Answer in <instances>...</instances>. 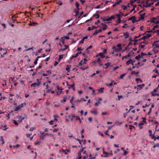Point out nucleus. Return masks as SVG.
Returning <instances> with one entry per match:
<instances>
[{
  "instance_id": "nucleus-1",
  "label": "nucleus",
  "mask_w": 159,
  "mask_h": 159,
  "mask_svg": "<svg viewBox=\"0 0 159 159\" xmlns=\"http://www.w3.org/2000/svg\"><path fill=\"white\" fill-rule=\"evenodd\" d=\"M118 48H116V47L114 46L112 47V49L116 52H118L121 50L122 49L121 45L120 43L118 44L116 46Z\"/></svg>"
},
{
  "instance_id": "nucleus-2",
  "label": "nucleus",
  "mask_w": 159,
  "mask_h": 159,
  "mask_svg": "<svg viewBox=\"0 0 159 159\" xmlns=\"http://www.w3.org/2000/svg\"><path fill=\"white\" fill-rule=\"evenodd\" d=\"M26 105V102H24L23 103H22L20 105H18V106H16L15 110H14V111H17L18 110H19L21 108L23 107L25 105Z\"/></svg>"
},
{
  "instance_id": "nucleus-3",
  "label": "nucleus",
  "mask_w": 159,
  "mask_h": 159,
  "mask_svg": "<svg viewBox=\"0 0 159 159\" xmlns=\"http://www.w3.org/2000/svg\"><path fill=\"white\" fill-rule=\"evenodd\" d=\"M148 43V42L147 40H144L143 42H142L140 43L139 46V48H140V49L143 48L144 47L145 45H144L142 44L146 43V44H147Z\"/></svg>"
},
{
  "instance_id": "nucleus-4",
  "label": "nucleus",
  "mask_w": 159,
  "mask_h": 159,
  "mask_svg": "<svg viewBox=\"0 0 159 159\" xmlns=\"http://www.w3.org/2000/svg\"><path fill=\"white\" fill-rule=\"evenodd\" d=\"M159 42V40H155L153 43L152 46L154 47V48H158L159 47V44L158 43Z\"/></svg>"
},
{
  "instance_id": "nucleus-5",
  "label": "nucleus",
  "mask_w": 159,
  "mask_h": 159,
  "mask_svg": "<svg viewBox=\"0 0 159 159\" xmlns=\"http://www.w3.org/2000/svg\"><path fill=\"white\" fill-rule=\"evenodd\" d=\"M41 84V83L40 82H38L37 83L35 82L34 83L32 84L31 85V86L32 87H35L36 86H37L38 87H39Z\"/></svg>"
},
{
  "instance_id": "nucleus-6",
  "label": "nucleus",
  "mask_w": 159,
  "mask_h": 159,
  "mask_svg": "<svg viewBox=\"0 0 159 159\" xmlns=\"http://www.w3.org/2000/svg\"><path fill=\"white\" fill-rule=\"evenodd\" d=\"M7 126L6 125L4 126L1 125L0 126V129H2L3 130L6 131L7 129L8 128V127H7Z\"/></svg>"
},
{
  "instance_id": "nucleus-7",
  "label": "nucleus",
  "mask_w": 159,
  "mask_h": 159,
  "mask_svg": "<svg viewBox=\"0 0 159 159\" xmlns=\"http://www.w3.org/2000/svg\"><path fill=\"white\" fill-rule=\"evenodd\" d=\"M82 148L80 149L78 154V156H80L79 159L81 158L82 157L81 156V153L84 151V148H83L82 147Z\"/></svg>"
},
{
  "instance_id": "nucleus-8",
  "label": "nucleus",
  "mask_w": 159,
  "mask_h": 159,
  "mask_svg": "<svg viewBox=\"0 0 159 159\" xmlns=\"http://www.w3.org/2000/svg\"><path fill=\"white\" fill-rule=\"evenodd\" d=\"M135 16H133L130 17V18H129L128 19V20H132V23H135L136 21H135Z\"/></svg>"
},
{
  "instance_id": "nucleus-9",
  "label": "nucleus",
  "mask_w": 159,
  "mask_h": 159,
  "mask_svg": "<svg viewBox=\"0 0 159 159\" xmlns=\"http://www.w3.org/2000/svg\"><path fill=\"white\" fill-rule=\"evenodd\" d=\"M64 46L65 47L64 48H62L60 49H59V52H61V51H65L66 49L68 47V46L67 45H64Z\"/></svg>"
},
{
  "instance_id": "nucleus-10",
  "label": "nucleus",
  "mask_w": 159,
  "mask_h": 159,
  "mask_svg": "<svg viewBox=\"0 0 159 159\" xmlns=\"http://www.w3.org/2000/svg\"><path fill=\"white\" fill-rule=\"evenodd\" d=\"M111 63L107 62L105 64V65L106 66H103V68L105 69H107L108 67L109 66H111Z\"/></svg>"
},
{
  "instance_id": "nucleus-11",
  "label": "nucleus",
  "mask_w": 159,
  "mask_h": 159,
  "mask_svg": "<svg viewBox=\"0 0 159 159\" xmlns=\"http://www.w3.org/2000/svg\"><path fill=\"white\" fill-rule=\"evenodd\" d=\"M71 66L70 65H67L66 66V69L67 71V72H69L70 71V68Z\"/></svg>"
},
{
  "instance_id": "nucleus-12",
  "label": "nucleus",
  "mask_w": 159,
  "mask_h": 159,
  "mask_svg": "<svg viewBox=\"0 0 159 159\" xmlns=\"http://www.w3.org/2000/svg\"><path fill=\"white\" fill-rule=\"evenodd\" d=\"M104 89V88H101L100 89H97V91L98 92L100 93H103V90Z\"/></svg>"
},
{
  "instance_id": "nucleus-13",
  "label": "nucleus",
  "mask_w": 159,
  "mask_h": 159,
  "mask_svg": "<svg viewBox=\"0 0 159 159\" xmlns=\"http://www.w3.org/2000/svg\"><path fill=\"white\" fill-rule=\"evenodd\" d=\"M0 141L2 143V144H3L4 143V140L3 137L2 136H0Z\"/></svg>"
},
{
  "instance_id": "nucleus-14",
  "label": "nucleus",
  "mask_w": 159,
  "mask_h": 159,
  "mask_svg": "<svg viewBox=\"0 0 159 159\" xmlns=\"http://www.w3.org/2000/svg\"><path fill=\"white\" fill-rule=\"evenodd\" d=\"M97 56H99L102 58H104L105 57V56L103 55V53L102 52H100L99 53L98 55Z\"/></svg>"
},
{
  "instance_id": "nucleus-15",
  "label": "nucleus",
  "mask_w": 159,
  "mask_h": 159,
  "mask_svg": "<svg viewBox=\"0 0 159 159\" xmlns=\"http://www.w3.org/2000/svg\"><path fill=\"white\" fill-rule=\"evenodd\" d=\"M145 14H142L140 17L139 19V20H143L144 18Z\"/></svg>"
},
{
  "instance_id": "nucleus-16",
  "label": "nucleus",
  "mask_w": 159,
  "mask_h": 159,
  "mask_svg": "<svg viewBox=\"0 0 159 159\" xmlns=\"http://www.w3.org/2000/svg\"><path fill=\"white\" fill-rule=\"evenodd\" d=\"M18 117L19 118V120L20 122H21L22 120L25 119V117H22L21 116H19Z\"/></svg>"
},
{
  "instance_id": "nucleus-17",
  "label": "nucleus",
  "mask_w": 159,
  "mask_h": 159,
  "mask_svg": "<svg viewBox=\"0 0 159 159\" xmlns=\"http://www.w3.org/2000/svg\"><path fill=\"white\" fill-rule=\"evenodd\" d=\"M38 24L36 22H32L31 23V22H30V23L29 24V25H33V26H35V25H37Z\"/></svg>"
},
{
  "instance_id": "nucleus-18",
  "label": "nucleus",
  "mask_w": 159,
  "mask_h": 159,
  "mask_svg": "<svg viewBox=\"0 0 159 159\" xmlns=\"http://www.w3.org/2000/svg\"><path fill=\"white\" fill-rule=\"evenodd\" d=\"M91 112L95 114H97L96 110L95 109H94L93 110L91 111Z\"/></svg>"
},
{
  "instance_id": "nucleus-19",
  "label": "nucleus",
  "mask_w": 159,
  "mask_h": 159,
  "mask_svg": "<svg viewBox=\"0 0 159 159\" xmlns=\"http://www.w3.org/2000/svg\"><path fill=\"white\" fill-rule=\"evenodd\" d=\"M64 56V54L60 55L59 56V58H58V60L59 61H60L61 59H62L63 58Z\"/></svg>"
},
{
  "instance_id": "nucleus-20",
  "label": "nucleus",
  "mask_w": 159,
  "mask_h": 159,
  "mask_svg": "<svg viewBox=\"0 0 159 159\" xmlns=\"http://www.w3.org/2000/svg\"><path fill=\"white\" fill-rule=\"evenodd\" d=\"M124 36H125V39H126L129 37V34L128 33H124Z\"/></svg>"
},
{
  "instance_id": "nucleus-21",
  "label": "nucleus",
  "mask_w": 159,
  "mask_h": 159,
  "mask_svg": "<svg viewBox=\"0 0 159 159\" xmlns=\"http://www.w3.org/2000/svg\"><path fill=\"white\" fill-rule=\"evenodd\" d=\"M142 57V56L140 54L138 55V56H137L135 57V58L137 60H138L140 58H141Z\"/></svg>"
},
{
  "instance_id": "nucleus-22",
  "label": "nucleus",
  "mask_w": 159,
  "mask_h": 159,
  "mask_svg": "<svg viewBox=\"0 0 159 159\" xmlns=\"http://www.w3.org/2000/svg\"><path fill=\"white\" fill-rule=\"evenodd\" d=\"M102 31L101 29H99L96 30L93 34H97L98 33L101 32Z\"/></svg>"
},
{
  "instance_id": "nucleus-23",
  "label": "nucleus",
  "mask_w": 159,
  "mask_h": 159,
  "mask_svg": "<svg viewBox=\"0 0 159 159\" xmlns=\"http://www.w3.org/2000/svg\"><path fill=\"white\" fill-rule=\"evenodd\" d=\"M75 85V84L74 83H73L72 84H71V85H69V86L68 87V88L69 89H71V88H72Z\"/></svg>"
},
{
  "instance_id": "nucleus-24",
  "label": "nucleus",
  "mask_w": 159,
  "mask_h": 159,
  "mask_svg": "<svg viewBox=\"0 0 159 159\" xmlns=\"http://www.w3.org/2000/svg\"><path fill=\"white\" fill-rule=\"evenodd\" d=\"M95 28H96V27H95L94 26H93L91 27H89L88 28V30H93Z\"/></svg>"
},
{
  "instance_id": "nucleus-25",
  "label": "nucleus",
  "mask_w": 159,
  "mask_h": 159,
  "mask_svg": "<svg viewBox=\"0 0 159 159\" xmlns=\"http://www.w3.org/2000/svg\"><path fill=\"white\" fill-rule=\"evenodd\" d=\"M62 40H64L65 39H69L70 38L68 36H64L63 37H62L61 38Z\"/></svg>"
},
{
  "instance_id": "nucleus-26",
  "label": "nucleus",
  "mask_w": 159,
  "mask_h": 159,
  "mask_svg": "<svg viewBox=\"0 0 159 159\" xmlns=\"http://www.w3.org/2000/svg\"><path fill=\"white\" fill-rule=\"evenodd\" d=\"M149 135L151 137H152V139H154V141H156V137H155L154 135H152V134H149Z\"/></svg>"
},
{
  "instance_id": "nucleus-27",
  "label": "nucleus",
  "mask_w": 159,
  "mask_h": 159,
  "mask_svg": "<svg viewBox=\"0 0 159 159\" xmlns=\"http://www.w3.org/2000/svg\"><path fill=\"white\" fill-rule=\"evenodd\" d=\"M130 57V56L129 54V53H128V55H126V56L123 57H122V60H123L124 59V58H126L127 57Z\"/></svg>"
},
{
  "instance_id": "nucleus-28",
  "label": "nucleus",
  "mask_w": 159,
  "mask_h": 159,
  "mask_svg": "<svg viewBox=\"0 0 159 159\" xmlns=\"http://www.w3.org/2000/svg\"><path fill=\"white\" fill-rule=\"evenodd\" d=\"M129 53L130 57L133 56L134 54V53L132 51H131Z\"/></svg>"
},
{
  "instance_id": "nucleus-29",
  "label": "nucleus",
  "mask_w": 159,
  "mask_h": 159,
  "mask_svg": "<svg viewBox=\"0 0 159 159\" xmlns=\"http://www.w3.org/2000/svg\"><path fill=\"white\" fill-rule=\"evenodd\" d=\"M131 61H132V60L131 59H130L129 60L127 61L126 64L127 65H129V64L131 63Z\"/></svg>"
},
{
  "instance_id": "nucleus-30",
  "label": "nucleus",
  "mask_w": 159,
  "mask_h": 159,
  "mask_svg": "<svg viewBox=\"0 0 159 159\" xmlns=\"http://www.w3.org/2000/svg\"><path fill=\"white\" fill-rule=\"evenodd\" d=\"M7 53V51H6L5 52H4L3 54H1V57H4L5 55Z\"/></svg>"
},
{
  "instance_id": "nucleus-31",
  "label": "nucleus",
  "mask_w": 159,
  "mask_h": 159,
  "mask_svg": "<svg viewBox=\"0 0 159 159\" xmlns=\"http://www.w3.org/2000/svg\"><path fill=\"white\" fill-rule=\"evenodd\" d=\"M126 75V74H123L122 75H120V79H122L124 77L125 75Z\"/></svg>"
},
{
  "instance_id": "nucleus-32",
  "label": "nucleus",
  "mask_w": 159,
  "mask_h": 159,
  "mask_svg": "<svg viewBox=\"0 0 159 159\" xmlns=\"http://www.w3.org/2000/svg\"><path fill=\"white\" fill-rule=\"evenodd\" d=\"M84 40H80V42H79V45L80 46H81V44L83 43Z\"/></svg>"
},
{
  "instance_id": "nucleus-33",
  "label": "nucleus",
  "mask_w": 159,
  "mask_h": 159,
  "mask_svg": "<svg viewBox=\"0 0 159 159\" xmlns=\"http://www.w3.org/2000/svg\"><path fill=\"white\" fill-rule=\"evenodd\" d=\"M80 45H79L78 47H77V50L78 51H81L83 50V49L81 47H80Z\"/></svg>"
},
{
  "instance_id": "nucleus-34",
  "label": "nucleus",
  "mask_w": 159,
  "mask_h": 159,
  "mask_svg": "<svg viewBox=\"0 0 159 159\" xmlns=\"http://www.w3.org/2000/svg\"><path fill=\"white\" fill-rule=\"evenodd\" d=\"M139 73V72H136L135 71H132V72H131V74L132 75H134V74H138Z\"/></svg>"
},
{
  "instance_id": "nucleus-35",
  "label": "nucleus",
  "mask_w": 159,
  "mask_h": 159,
  "mask_svg": "<svg viewBox=\"0 0 159 159\" xmlns=\"http://www.w3.org/2000/svg\"><path fill=\"white\" fill-rule=\"evenodd\" d=\"M144 84H143L141 85H138V87H139L141 89L142 88H143V87H144Z\"/></svg>"
},
{
  "instance_id": "nucleus-36",
  "label": "nucleus",
  "mask_w": 159,
  "mask_h": 159,
  "mask_svg": "<svg viewBox=\"0 0 159 159\" xmlns=\"http://www.w3.org/2000/svg\"><path fill=\"white\" fill-rule=\"evenodd\" d=\"M76 140L77 141H79V143L81 145V147H82V143L81 142V141L80 140V139H76ZM83 141V140H81V141Z\"/></svg>"
},
{
  "instance_id": "nucleus-37",
  "label": "nucleus",
  "mask_w": 159,
  "mask_h": 159,
  "mask_svg": "<svg viewBox=\"0 0 159 159\" xmlns=\"http://www.w3.org/2000/svg\"><path fill=\"white\" fill-rule=\"evenodd\" d=\"M128 153V152L127 151H126L125 150H124V156H125Z\"/></svg>"
},
{
  "instance_id": "nucleus-38",
  "label": "nucleus",
  "mask_w": 159,
  "mask_h": 159,
  "mask_svg": "<svg viewBox=\"0 0 159 159\" xmlns=\"http://www.w3.org/2000/svg\"><path fill=\"white\" fill-rule=\"evenodd\" d=\"M62 152L64 153L66 155H67L68 154V153L66 151V150H64V149H62Z\"/></svg>"
},
{
  "instance_id": "nucleus-39",
  "label": "nucleus",
  "mask_w": 159,
  "mask_h": 159,
  "mask_svg": "<svg viewBox=\"0 0 159 159\" xmlns=\"http://www.w3.org/2000/svg\"><path fill=\"white\" fill-rule=\"evenodd\" d=\"M74 99V97H72L71 99H70V102L71 103H72L73 102V100Z\"/></svg>"
},
{
  "instance_id": "nucleus-40",
  "label": "nucleus",
  "mask_w": 159,
  "mask_h": 159,
  "mask_svg": "<svg viewBox=\"0 0 159 159\" xmlns=\"http://www.w3.org/2000/svg\"><path fill=\"white\" fill-rule=\"evenodd\" d=\"M67 99V98H66V97L64 98L61 101V102H66V100Z\"/></svg>"
},
{
  "instance_id": "nucleus-41",
  "label": "nucleus",
  "mask_w": 159,
  "mask_h": 159,
  "mask_svg": "<svg viewBox=\"0 0 159 159\" xmlns=\"http://www.w3.org/2000/svg\"><path fill=\"white\" fill-rule=\"evenodd\" d=\"M143 125H144V124L143 122H141V123H139V126L140 127V129H142L143 128V127H141V126Z\"/></svg>"
},
{
  "instance_id": "nucleus-42",
  "label": "nucleus",
  "mask_w": 159,
  "mask_h": 159,
  "mask_svg": "<svg viewBox=\"0 0 159 159\" xmlns=\"http://www.w3.org/2000/svg\"><path fill=\"white\" fill-rule=\"evenodd\" d=\"M155 19L156 20H157V18H152L151 20V21L152 22H155V21H154V20Z\"/></svg>"
},
{
  "instance_id": "nucleus-43",
  "label": "nucleus",
  "mask_w": 159,
  "mask_h": 159,
  "mask_svg": "<svg viewBox=\"0 0 159 159\" xmlns=\"http://www.w3.org/2000/svg\"><path fill=\"white\" fill-rule=\"evenodd\" d=\"M138 40H134V43H133V44L134 45H136L137 44H138L137 43V41H138Z\"/></svg>"
},
{
  "instance_id": "nucleus-44",
  "label": "nucleus",
  "mask_w": 159,
  "mask_h": 159,
  "mask_svg": "<svg viewBox=\"0 0 159 159\" xmlns=\"http://www.w3.org/2000/svg\"><path fill=\"white\" fill-rule=\"evenodd\" d=\"M146 36L147 39H148L149 37L151 36V35L150 34H148L146 35Z\"/></svg>"
},
{
  "instance_id": "nucleus-45",
  "label": "nucleus",
  "mask_w": 159,
  "mask_h": 159,
  "mask_svg": "<svg viewBox=\"0 0 159 159\" xmlns=\"http://www.w3.org/2000/svg\"><path fill=\"white\" fill-rule=\"evenodd\" d=\"M112 85H113V82H111V83H110L109 84H107V86H110V87Z\"/></svg>"
},
{
  "instance_id": "nucleus-46",
  "label": "nucleus",
  "mask_w": 159,
  "mask_h": 159,
  "mask_svg": "<svg viewBox=\"0 0 159 159\" xmlns=\"http://www.w3.org/2000/svg\"><path fill=\"white\" fill-rule=\"evenodd\" d=\"M129 129L130 130L132 129L133 128H134L135 127L134 126H133V125H129Z\"/></svg>"
},
{
  "instance_id": "nucleus-47",
  "label": "nucleus",
  "mask_w": 159,
  "mask_h": 159,
  "mask_svg": "<svg viewBox=\"0 0 159 159\" xmlns=\"http://www.w3.org/2000/svg\"><path fill=\"white\" fill-rule=\"evenodd\" d=\"M93 47L92 45H90L86 49V51H87L89 49Z\"/></svg>"
},
{
  "instance_id": "nucleus-48",
  "label": "nucleus",
  "mask_w": 159,
  "mask_h": 159,
  "mask_svg": "<svg viewBox=\"0 0 159 159\" xmlns=\"http://www.w3.org/2000/svg\"><path fill=\"white\" fill-rule=\"evenodd\" d=\"M107 26L106 25H104V26H103V27L102 28V30H106L107 28Z\"/></svg>"
},
{
  "instance_id": "nucleus-49",
  "label": "nucleus",
  "mask_w": 159,
  "mask_h": 159,
  "mask_svg": "<svg viewBox=\"0 0 159 159\" xmlns=\"http://www.w3.org/2000/svg\"><path fill=\"white\" fill-rule=\"evenodd\" d=\"M14 121V124L16 125H18V123L15 120H13Z\"/></svg>"
},
{
  "instance_id": "nucleus-50",
  "label": "nucleus",
  "mask_w": 159,
  "mask_h": 159,
  "mask_svg": "<svg viewBox=\"0 0 159 159\" xmlns=\"http://www.w3.org/2000/svg\"><path fill=\"white\" fill-rule=\"evenodd\" d=\"M58 130V129H54L53 130V132H57V131Z\"/></svg>"
},
{
  "instance_id": "nucleus-51",
  "label": "nucleus",
  "mask_w": 159,
  "mask_h": 159,
  "mask_svg": "<svg viewBox=\"0 0 159 159\" xmlns=\"http://www.w3.org/2000/svg\"><path fill=\"white\" fill-rule=\"evenodd\" d=\"M128 48H129V49L130 48H131V47H129V46H128L127 47H126L125 48V49H124L123 51L122 52H124L125 51V50H126Z\"/></svg>"
},
{
  "instance_id": "nucleus-52",
  "label": "nucleus",
  "mask_w": 159,
  "mask_h": 159,
  "mask_svg": "<svg viewBox=\"0 0 159 159\" xmlns=\"http://www.w3.org/2000/svg\"><path fill=\"white\" fill-rule=\"evenodd\" d=\"M142 119L143 120V122L145 123H146V117H143L142 118Z\"/></svg>"
},
{
  "instance_id": "nucleus-53",
  "label": "nucleus",
  "mask_w": 159,
  "mask_h": 159,
  "mask_svg": "<svg viewBox=\"0 0 159 159\" xmlns=\"http://www.w3.org/2000/svg\"><path fill=\"white\" fill-rule=\"evenodd\" d=\"M120 151V149H117V150L116 151H115V152H114V153L115 154H116V153H117V152H119Z\"/></svg>"
},
{
  "instance_id": "nucleus-54",
  "label": "nucleus",
  "mask_w": 159,
  "mask_h": 159,
  "mask_svg": "<svg viewBox=\"0 0 159 159\" xmlns=\"http://www.w3.org/2000/svg\"><path fill=\"white\" fill-rule=\"evenodd\" d=\"M46 72L49 74L51 75L52 74V72L51 70H48L46 71Z\"/></svg>"
},
{
  "instance_id": "nucleus-55",
  "label": "nucleus",
  "mask_w": 159,
  "mask_h": 159,
  "mask_svg": "<svg viewBox=\"0 0 159 159\" xmlns=\"http://www.w3.org/2000/svg\"><path fill=\"white\" fill-rule=\"evenodd\" d=\"M84 61L83 62V64H85L86 63V61H87V60L86 58H84Z\"/></svg>"
},
{
  "instance_id": "nucleus-56",
  "label": "nucleus",
  "mask_w": 159,
  "mask_h": 159,
  "mask_svg": "<svg viewBox=\"0 0 159 159\" xmlns=\"http://www.w3.org/2000/svg\"><path fill=\"white\" fill-rule=\"evenodd\" d=\"M75 5H76V6L77 8H78V7L79 6V3H78V2H76V4H75Z\"/></svg>"
},
{
  "instance_id": "nucleus-57",
  "label": "nucleus",
  "mask_w": 159,
  "mask_h": 159,
  "mask_svg": "<svg viewBox=\"0 0 159 159\" xmlns=\"http://www.w3.org/2000/svg\"><path fill=\"white\" fill-rule=\"evenodd\" d=\"M141 54L142 57L143 56H144L147 55V54H146L145 53H143V52H142L141 53Z\"/></svg>"
},
{
  "instance_id": "nucleus-58",
  "label": "nucleus",
  "mask_w": 159,
  "mask_h": 159,
  "mask_svg": "<svg viewBox=\"0 0 159 159\" xmlns=\"http://www.w3.org/2000/svg\"><path fill=\"white\" fill-rule=\"evenodd\" d=\"M136 81L138 82L139 81H140L141 82H142V80H141V79L140 78H137L136 79Z\"/></svg>"
},
{
  "instance_id": "nucleus-59",
  "label": "nucleus",
  "mask_w": 159,
  "mask_h": 159,
  "mask_svg": "<svg viewBox=\"0 0 159 159\" xmlns=\"http://www.w3.org/2000/svg\"><path fill=\"white\" fill-rule=\"evenodd\" d=\"M35 129V127H31L29 129L30 131H33L34 129Z\"/></svg>"
},
{
  "instance_id": "nucleus-60",
  "label": "nucleus",
  "mask_w": 159,
  "mask_h": 159,
  "mask_svg": "<svg viewBox=\"0 0 159 159\" xmlns=\"http://www.w3.org/2000/svg\"><path fill=\"white\" fill-rule=\"evenodd\" d=\"M118 100H120V98H123L122 96L121 95H120V96L118 95Z\"/></svg>"
},
{
  "instance_id": "nucleus-61",
  "label": "nucleus",
  "mask_w": 159,
  "mask_h": 159,
  "mask_svg": "<svg viewBox=\"0 0 159 159\" xmlns=\"http://www.w3.org/2000/svg\"><path fill=\"white\" fill-rule=\"evenodd\" d=\"M54 121L53 120H51L49 122V124L50 125H52L53 124V122Z\"/></svg>"
},
{
  "instance_id": "nucleus-62",
  "label": "nucleus",
  "mask_w": 159,
  "mask_h": 159,
  "mask_svg": "<svg viewBox=\"0 0 159 159\" xmlns=\"http://www.w3.org/2000/svg\"><path fill=\"white\" fill-rule=\"evenodd\" d=\"M76 120H80V118L79 116H77L76 117Z\"/></svg>"
},
{
  "instance_id": "nucleus-63",
  "label": "nucleus",
  "mask_w": 159,
  "mask_h": 159,
  "mask_svg": "<svg viewBox=\"0 0 159 159\" xmlns=\"http://www.w3.org/2000/svg\"><path fill=\"white\" fill-rule=\"evenodd\" d=\"M58 62H57V61H55V63L54 64V66H56L57 65H58Z\"/></svg>"
},
{
  "instance_id": "nucleus-64",
  "label": "nucleus",
  "mask_w": 159,
  "mask_h": 159,
  "mask_svg": "<svg viewBox=\"0 0 159 159\" xmlns=\"http://www.w3.org/2000/svg\"><path fill=\"white\" fill-rule=\"evenodd\" d=\"M57 89L59 90H62L61 88L59 86H57Z\"/></svg>"
}]
</instances>
